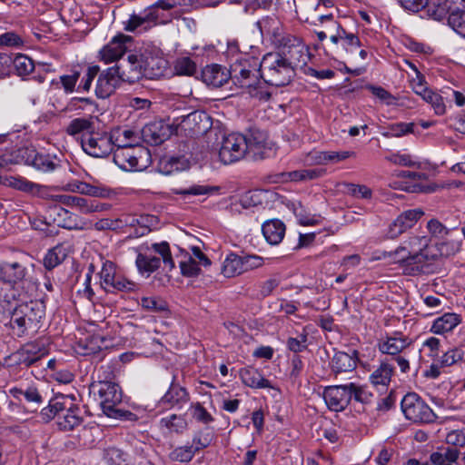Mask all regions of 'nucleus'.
<instances>
[{
  "mask_svg": "<svg viewBox=\"0 0 465 465\" xmlns=\"http://www.w3.org/2000/svg\"><path fill=\"white\" fill-rule=\"evenodd\" d=\"M432 251L433 246L429 245L426 236H411L396 249L395 254L402 253L398 262L404 274L418 275L432 272V263L435 262Z\"/></svg>",
  "mask_w": 465,
  "mask_h": 465,
  "instance_id": "nucleus-1",
  "label": "nucleus"
},
{
  "mask_svg": "<svg viewBox=\"0 0 465 465\" xmlns=\"http://www.w3.org/2000/svg\"><path fill=\"white\" fill-rule=\"evenodd\" d=\"M135 265L141 274L151 275L163 263V269L171 272L175 263L170 245L167 242L152 243L151 246H140L136 249Z\"/></svg>",
  "mask_w": 465,
  "mask_h": 465,
  "instance_id": "nucleus-2",
  "label": "nucleus"
},
{
  "mask_svg": "<svg viewBox=\"0 0 465 465\" xmlns=\"http://www.w3.org/2000/svg\"><path fill=\"white\" fill-rule=\"evenodd\" d=\"M48 402V406L43 408L40 412L37 411V409L31 410V413H34L31 420H35L36 422H48L57 417V426L64 431L73 430L82 424L83 417L78 406L71 404L66 409L64 402L58 401H49Z\"/></svg>",
  "mask_w": 465,
  "mask_h": 465,
  "instance_id": "nucleus-3",
  "label": "nucleus"
},
{
  "mask_svg": "<svg viewBox=\"0 0 465 465\" xmlns=\"http://www.w3.org/2000/svg\"><path fill=\"white\" fill-rule=\"evenodd\" d=\"M90 392L98 396L103 412L109 418L127 419L133 413L120 409L122 390L116 382L94 381L89 387Z\"/></svg>",
  "mask_w": 465,
  "mask_h": 465,
  "instance_id": "nucleus-4",
  "label": "nucleus"
},
{
  "mask_svg": "<svg viewBox=\"0 0 465 465\" xmlns=\"http://www.w3.org/2000/svg\"><path fill=\"white\" fill-rule=\"evenodd\" d=\"M295 75L294 69L275 52L266 54L261 61V78L271 85L284 86Z\"/></svg>",
  "mask_w": 465,
  "mask_h": 465,
  "instance_id": "nucleus-5",
  "label": "nucleus"
},
{
  "mask_svg": "<svg viewBox=\"0 0 465 465\" xmlns=\"http://www.w3.org/2000/svg\"><path fill=\"white\" fill-rule=\"evenodd\" d=\"M113 153L114 163L124 171H142L150 163V152L141 144H117Z\"/></svg>",
  "mask_w": 465,
  "mask_h": 465,
  "instance_id": "nucleus-6",
  "label": "nucleus"
},
{
  "mask_svg": "<svg viewBox=\"0 0 465 465\" xmlns=\"http://www.w3.org/2000/svg\"><path fill=\"white\" fill-rule=\"evenodd\" d=\"M231 78L240 87L249 88L253 86L261 77V61L250 54L241 56L231 65Z\"/></svg>",
  "mask_w": 465,
  "mask_h": 465,
  "instance_id": "nucleus-7",
  "label": "nucleus"
},
{
  "mask_svg": "<svg viewBox=\"0 0 465 465\" xmlns=\"http://www.w3.org/2000/svg\"><path fill=\"white\" fill-rule=\"evenodd\" d=\"M401 410L406 419L417 423H431L437 416L421 398L412 392L401 401Z\"/></svg>",
  "mask_w": 465,
  "mask_h": 465,
  "instance_id": "nucleus-8",
  "label": "nucleus"
},
{
  "mask_svg": "<svg viewBox=\"0 0 465 465\" xmlns=\"http://www.w3.org/2000/svg\"><path fill=\"white\" fill-rule=\"evenodd\" d=\"M277 48L279 51L275 53L280 54L294 70L306 65L310 60L308 48L296 36L290 35L286 37V40L281 45H278Z\"/></svg>",
  "mask_w": 465,
  "mask_h": 465,
  "instance_id": "nucleus-9",
  "label": "nucleus"
},
{
  "mask_svg": "<svg viewBox=\"0 0 465 465\" xmlns=\"http://www.w3.org/2000/svg\"><path fill=\"white\" fill-rule=\"evenodd\" d=\"M247 154L246 139L243 134L232 133L223 137L219 149V159L231 164L243 159Z\"/></svg>",
  "mask_w": 465,
  "mask_h": 465,
  "instance_id": "nucleus-10",
  "label": "nucleus"
},
{
  "mask_svg": "<svg viewBox=\"0 0 465 465\" xmlns=\"http://www.w3.org/2000/svg\"><path fill=\"white\" fill-rule=\"evenodd\" d=\"M115 145L109 134L99 131L86 134L82 138L81 143L83 150L87 154L96 158L108 156L111 153H114Z\"/></svg>",
  "mask_w": 465,
  "mask_h": 465,
  "instance_id": "nucleus-11",
  "label": "nucleus"
},
{
  "mask_svg": "<svg viewBox=\"0 0 465 465\" xmlns=\"http://www.w3.org/2000/svg\"><path fill=\"white\" fill-rule=\"evenodd\" d=\"M212 127L211 117L203 111H194L183 117L177 132L187 137H199Z\"/></svg>",
  "mask_w": 465,
  "mask_h": 465,
  "instance_id": "nucleus-12",
  "label": "nucleus"
},
{
  "mask_svg": "<svg viewBox=\"0 0 465 465\" xmlns=\"http://www.w3.org/2000/svg\"><path fill=\"white\" fill-rule=\"evenodd\" d=\"M175 6L174 0H158L153 5L145 8L140 14H134L124 23V30L134 32L145 24L156 23L160 18L159 9L168 11Z\"/></svg>",
  "mask_w": 465,
  "mask_h": 465,
  "instance_id": "nucleus-13",
  "label": "nucleus"
},
{
  "mask_svg": "<svg viewBox=\"0 0 465 465\" xmlns=\"http://www.w3.org/2000/svg\"><path fill=\"white\" fill-rule=\"evenodd\" d=\"M331 44L328 45V54L333 59L344 58L348 54L354 52L361 46L359 37L343 29L340 34L330 36Z\"/></svg>",
  "mask_w": 465,
  "mask_h": 465,
  "instance_id": "nucleus-14",
  "label": "nucleus"
},
{
  "mask_svg": "<svg viewBox=\"0 0 465 465\" xmlns=\"http://www.w3.org/2000/svg\"><path fill=\"white\" fill-rule=\"evenodd\" d=\"M328 409L331 411H342L351 401L350 383L327 386L322 393Z\"/></svg>",
  "mask_w": 465,
  "mask_h": 465,
  "instance_id": "nucleus-15",
  "label": "nucleus"
},
{
  "mask_svg": "<svg viewBox=\"0 0 465 465\" xmlns=\"http://www.w3.org/2000/svg\"><path fill=\"white\" fill-rule=\"evenodd\" d=\"M101 285L106 291H131L134 283L116 274L115 265L105 261L100 272Z\"/></svg>",
  "mask_w": 465,
  "mask_h": 465,
  "instance_id": "nucleus-16",
  "label": "nucleus"
},
{
  "mask_svg": "<svg viewBox=\"0 0 465 465\" xmlns=\"http://www.w3.org/2000/svg\"><path fill=\"white\" fill-rule=\"evenodd\" d=\"M262 36L274 46L281 45L291 35L283 32L282 24L276 16H265L257 22Z\"/></svg>",
  "mask_w": 465,
  "mask_h": 465,
  "instance_id": "nucleus-17",
  "label": "nucleus"
},
{
  "mask_svg": "<svg viewBox=\"0 0 465 465\" xmlns=\"http://www.w3.org/2000/svg\"><path fill=\"white\" fill-rule=\"evenodd\" d=\"M122 82L134 84L143 77L140 54H129L126 59H122L114 66Z\"/></svg>",
  "mask_w": 465,
  "mask_h": 465,
  "instance_id": "nucleus-18",
  "label": "nucleus"
},
{
  "mask_svg": "<svg viewBox=\"0 0 465 465\" xmlns=\"http://www.w3.org/2000/svg\"><path fill=\"white\" fill-rule=\"evenodd\" d=\"M143 77L155 79L163 74L167 61L159 54V52L145 50L140 54Z\"/></svg>",
  "mask_w": 465,
  "mask_h": 465,
  "instance_id": "nucleus-19",
  "label": "nucleus"
},
{
  "mask_svg": "<svg viewBox=\"0 0 465 465\" xmlns=\"http://www.w3.org/2000/svg\"><path fill=\"white\" fill-rule=\"evenodd\" d=\"M129 41H131V37L123 34L114 36L100 50L101 60L106 64L120 62L127 50L125 44Z\"/></svg>",
  "mask_w": 465,
  "mask_h": 465,
  "instance_id": "nucleus-20",
  "label": "nucleus"
},
{
  "mask_svg": "<svg viewBox=\"0 0 465 465\" xmlns=\"http://www.w3.org/2000/svg\"><path fill=\"white\" fill-rule=\"evenodd\" d=\"M59 202L66 206L76 208L82 213H101L109 209V204L101 203L96 200L73 195H59Z\"/></svg>",
  "mask_w": 465,
  "mask_h": 465,
  "instance_id": "nucleus-21",
  "label": "nucleus"
},
{
  "mask_svg": "<svg viewBox=\"0 0 465 465\" xmlns=\"http://www.w3.org/2000/svg\"><path fill=\"white\" fill-rule=\"evenodd\" d=\"M122 80L117 69L114 66L103 71L97 80L95 94L97 97L105 99L114 93Z\"/></svg>",
  "mask_w": 465,
  "mask_h": 465,
  "instance_id": "nucleus-22",
  "label": "nucleus"
},
{
  "mask_svg": "<svg viewBox=\"0 0 465 465\" xmlns=\"http://www.w3.org/2000/svg\"><path fill=\"white\" fill-rule=\"evenodd\" d=\"M172 134V127L162 121L150 123L142 130L144 140L153 145L161 144L166 141Z\"/></svg>",
  "mask_w": 465,
  "mask_h": 465,
  "instance_id": "nucleus-23",
  "label": "nucleus"
},
{
  "mask_svg": "<svg viewBox=\"0 0 465 465\" xmlns=\"http://www.w3.org/2000/svg\"><path fill=\"white\" fill-rule=\"evenodd\" d=\"M359 351L351 350L350 353L336 351L331 361V371L337 376L342 372H351L357 367Z\"/></svg>",
  "mask_w": 465,
  "mask_h": 465,
  "instance_id": "nucleus-24",
  "label": "nucleus"
},
{
  "mask_svg": "<svg viewBox=\"0 0 465 465\" xmlns=\"http://www.w3.org/2000/svg\"><path fill=\"white\" fill-rule=\"evenodd\" d=\"M201 77L207 85L217 88L228 83L231 78V71L220 64H213L202 70Z\"/></svg>",
  "mask_w": 465,
  "mask_h": 465,
  "instance_id": "nucleus-25",
  "label": "nucleus"
},
{
  "mask_svg": "<svg viewBox=\"0 0 465 465\" xmlns=\"http://www.w3.org/2000/svg\"><path fill=\"white\" fill-rule=\"evenodd\" d=\"M244 136L246 139L247 153H253V157L255 159L264 158L265 155L262 150L266 146V133L256 128H252Z\"/></svg>",
  "mask_w": 465,
  "mask_h": 465,
  "instance_id": "nucleus-26",
  "label": "nucleus"
},
{
  "mask_svg": "<svg viewBox=\"0 0 465 465\" xmlns=\"http://www.w3.org/2000/svg\"><path fill=\"white\" fill-rule=\"evenodd\" d=\"M190 400V395L187 390L177 383L176 374H173L172 381L168 391L162 397L163 403H168L172 406L184 404Z\"/></svg>",
  "mask_w": 465,
  "mask_h": 465,
  "instance_id": "nucleus-27",
  "label": "nucleus"
},
{
  "mask_svg": "<svg viewBox=\"0 0 465 465\" xmlns=\"http://www.w3.org/2000/svg\"><path fill=\"white\" fill-rule=\"evenodd\" d=\"M411 344V341L407 336L400 332L394 333L393 336L387 337L379 342V350L381 352L389 355H398Z\"/></svg>",
  "mask_w": 465,
  "mask_h": 465,
  "instance_id": "nucleus-28",
  "label": "nucleus"
},
{
  "mask_svg": "<svg viewBox=\"0 0 465 465\" xmlns=\"http://www.w3.org/2000/svg\"><path fill=\"white\" fill-rule=\"evenodd\" d=\"M240 378L244 385L252 389H272L271 381L265 379L259 370L248 366L241 369Z\"/></svg>",
  "mask_w": 465,
  "mask_h": 465,
  "instance_id": "nucleus-29",
  "label": "nucleus"
},
{
  "mask_svg": "<svg viewBox=\"0 0 465 465\" xmlns=\"http://www.w3.org/2000/svg\"><path fill=\"white\" fill-rule=\"evenodd\" d=\"M462 321L461 315L454 312H446L434 320L430 331L434 334H445L451 331Z\"/></svg>",
  "mask_w": 465,
  "mask_h": 465,
  "instance_id": "nucleus-30",
  "label": "nucleus"
},
{
  "mask_svg": "<svg viewBox=\"0 0 465 465\" xmlns=\"http://www.w3.org/2000/svg\"><path fill=\"white\" fill-rule=\"evenodd\" d=\"M442 241L437 242L433 246L432 253L435 254V261L439 257H450L455 255L460 251L462 240L460 237H453L448 239H441Z\"/></svg>",
  "mask_w": 465,
  "mask_h": 465,
  "instance_id": "nucleus-31",
  "label": "nucleus"
},
{
  "mask_svg": "<svg viewBox=\"0 0 465 465\" xmlns=\"http://www.w3.org/2000/svg\"><path fill=\"white\" fill-rule=\"evenodd\" d=\"M262 233L266 241L272 245L278 244L283 239L285 225L280 220H272L262 224Z\"/></svg>",
  "mask_w": 465,
  "mask_h": 465,
  "instance_id": "nucleus-32",
  "label": "nucleus"
},
{
  "mask_svg": "<svg viewBox=\"0 0 465 465\" xmlns=\"http://www.w3.org/2000/svg\"><path fill=\"white\" fill-rule=\"evenodd\" d=\"M321 7V0H297V12L306 22L315 25V19H318L317 11Z\"/></svg>",
  "mask_w": 465,
  "mask_h": 465,
  "instance_id": "nucleus-33",
  "label": "nucleus"
},
{
  "mask_svg": "<svg viewBox=\"0 0 465 465\" xmlns=\"http://www.w3.org/2000/svg\"><path fill=\"white\" fill-rule=\"evenodd\" d=\"M64 189L68 192L78 193L93 197L105 196V189L78 180L68 183Z\"/></svg>",
  "mask_w": 465,
  "mask_h": 465,
  "instance_id": "nucleus-34",
  "label": "nucleus"
},
{
  "mask_svg": "<svg viewBox=\"0 0 465 465\" xmlns=\"http://www.w3.org/2000/svg\"><path fill=\"white\" fill-rule=\"evenodd\" d=\"M25 275V268L18 262L4 263L0 267V279L5 282L15 283Z\"/></svg>",
  "mask_w": 465,
  "mask_h": 465,
  "instance_id": "nucleus-35",
  "label": "nucleus"
},
{
  "mask_svg": "<svg viewBox=\"0 0 465 465\" xmlns=\"http://www.w3.org/2000/svg\"><path fill=\"white\" fill-rule=\"evenodd\" d=\"M95 129L96 125L93 118H75L70 122L66 132L70 135L81 134L82 139L86 134H92Z\"/></svg>",
  "mask_w": 465,
  "mask_h": 465,
  "instance_id": "nucleus-36",
  "label": "nucleus"
},
{
  "mask_svg": "<svg viewBox=\"0 0 465 465\" xmlns=\"http://www.w3.org/2000/svg\"><path fill=\"white\" fill-rule=\"evenodd\" d=\"M222 273L227 278L243 273L242 256L233 252L228 254L223 262Z\"/></svg>",
  "mask_w": 465,
  "mask_h": 465,
  "instance_id": "nucleus-37",
  "label": "nucleus"
},
{
  "mask_svg": "<svg viewBox=\"0 0 465 465\" xmlns=\"http://www.w3.org/2000/svg\"><path fill=\"white\" fill-rule=\"evenodd\" d=\"M350 393L351 394V401L362 405L361 411L365 410V406L371 404L374 398L373 393L369 391L367 386L354 382H350Z\"/></svg>",
  "mask_w": 465,
  "mask_h": 465,
  "instance_id": "nucleus-38",
  "label": "nucleus"
},
{
  "mask_svg": "<svg viewBox=\"0 0 465 465\" xmlns=\"http://www.w3.org/2000/svg\"><path fill=\"white\" fill-rule=\"evenodd\" d=\"M67 254V249L63 244H57L50 249L44 257L43 263L45 268L47 270L54 269L64 261Z\"/></svg>",
  "mask_w": 465,
  "mask_h": 465,
  "instance_id": "nucleus-39",
  "label": "nucleus"
},
{
  "mask_svg": "<svg viewBox=\"0 0 465 465\" xmlns=\"http://www.w3.org/2000/svg\"><path fill=\"white\" fill-rule=\"evenodd\" d=\"M393 371L394 368L391 364L381 362L379 368L371 374L370 381L375 386L381 385L383 387H388L391 382Z\"/></svg>",
  "mask_w": 465,
  "mask_h": 465,
  "instance_id": "nucleus-40",
  "label": "nucleus"
},
{
  "mask_svg": "<svg viewBox=\"0 0 465 465\" xmlns=\"http://www.w3.org/2000/svg\"><path fill=\"white\" fill-rule=\"evenodd\" d=\"M160 425L167 429L169 432L182 434L187 429L188 424L184 416L172 414L162 418Z\"/></svg>",
  "mask_w": 465,
  "mask_h": 465,
  "instance_id": "nucleus-41",
  "label": "nucleus"
},
{
  "mask_svg": "<svg viewBox=\"0 0 465 465\" xmlns=\"http://www.w3.org/2000/svg\"><path fill=\"white\" fill-rule=\"evenodd\" d=\"M31 329L39 331L45 327V305L42 300L31 301Z\"/></svg>",
  "mask_w": 465,
  "mask_h": 465,
  "instance_id": "nucleus-42",
  "label": "nucleus"
},
{
  "mask_svg": "<svg viewBox=\"0 0 465 465\" xmlns=\"http://www.w3.org/2000/svg\"><path fill=\"white\" fill-rule=\"evenodd\" d=\"M60 161L49 154L36 153L31 161V165L36 170L48 173L54 171L60 164Z\"/></svg>",
  "mask_w": 465,
  "mask_h": 465,
  "instance_id": "nucleus-43",
  "label": "nucleus"
},
{
  "mask_svg": "<svg viewBox=\"0 0 465 465\" xmlns=\"http://www.w3.org/2000/svg\"><path fill=\"white\" fill-rule=\"evenodd\" d=\"M448 24L457 34L465 37V10L453 7L448 15Z\"/></svg>",
  "mask_w": 465,
  "mask_h": 465,
  "instance_id": "nucleus-44",
  "label": "nucleus"
},
{
  "mask_svg": "<svg viewBox=\"0 0 465 465\" xmlns=\"http://www.w3.org/2000/svg\"><path fill=\"white\" fill-rule=\"evenodd\" d=\"M49 339L40 337L34 343L31 342V365L42 361L48 354Z\"/></svg>",
  "mask_w": 465,
  "mask_h": 465,
  "instance_id": "nucleus-45",
  "label": "nucleus"
},
{
  "mask_svg": "<svg viewBox=\"0 0 465 465\" xmlns=\"http://www.w3.org/2000/svg\"><path fill=\"white\" fill-rule=\"evenodd\" d=\"M24 309H26V306L16 307L10 322L14 333L17 336L24 335L26 331V315L24 313Z\"/></svg>",
  "mask_w": 465,
  "mask_h": 465,
  "instance_id": "nucleus-46",
  "label": "nucleus"
},
{
  "mask_svg": "<svg viewBox=\"0 0 465 465\" xmlns=\"http://www.w3.org/2000/svg\"><path fill=\"white\" fill-rule=\"evenodd\" d=\"M325 174L324 169H302L289 173V177L294 182L311 181Z\"/></svg>",
  "mask_w": 465,
  "mask_h": 465,
  "instance_id": "nucleus-47",
  "label": "nucleus"
},
{
  "mask_svg": "<svg viewBox=\"0 0 465 465\" xmlns=\"http://www.w3.org/2000/svg\"><path fill=\"white\" fill-rule=\"evenodd\" d=\"M139 304L148 312H163L168 311L167 302L160 297H142Z\"/></svg>",
  "mask_w": 465,
  "mask_h": 465,
  "instance_id": "nucleus-48",
  "label": "nucleus"
},
{
  "mask_svg": "<svg viewBox=\"0 0 465 465\" xmlns=\"http://www.w3.org/2000/svg\"><path fill=\"white\" fill-rule=\"evenodd\" d=\"M81 76V71L78 67H74L70 74H63L60 76L59 82H54V80H52L51 83L53 84H61L65 93H73L74 91L75 84Z\"/></svg>",
  "mask_w": 465,
  "mask_h": 465,
  "instance_id": "nucleus-49",
  "label": "nucleus"
},
{
  "mask_svg": "<svg viewBox=\"0 0 465 465\" xmlns=\"http://www.w3.org/2000/svg\"><path fill=\"white\" fill-rule=\"evenodd\" d=\"M194 448L190 445L174 448L168 455V458L174 462H190L194 457Z\"/></svg>",
  "mask_w": 465,
  "mask_h": 465,
  "instance_id": "nucleus-50",
  "label": "nucleus"
},
{
  "mask_svg": "<svg viewBox=\"0 0 465 465\" xmlns=\"http://www.w3.org/2000/svg\"><path fill=\"white\" fill-rule=\"evenodd\" d=\"M217 188L208 185L193 184L188 188L174 189V193L182 196H198L210 194L216 191Z\"/></svg>",
  "mask_w": 465,
  "mask_h": 465,
  "instance_id": "nucleus-51",
  "label": "nucleus"
},
{
  "mask_svg": "<svg viewBox=\"0 0 465 465\" xmlns=\"http://www.w3.org/2000/svg\"><path fill=\"white\" fill-rule=\"evenodd\" d=\"M308 333L302 331L297 337H289L286 341V346L289 351L298 355L299 352L304 351L308 348L307 344Z\"/></svg>",
  "mask_w": 465,
  "mask_h": 465,
  "instance_id": "nucleus-52",
  "label": "nucleus"
},
{
  "mask_svg": "<svg viewBox=\"0 0 465 465\" xmlns=\"http://www.w3.org/2000/svg\"><path fill=\"white\" fill-rule=\"evenodd\" d=\"M190 409L193 418L200 423L207 425L214 420L212 414L200 402L192 403Z\"/></svg>",
  "mask_w": 465,
  "mask_h": 465,
  "instance_id": "nucleus-53",
  "label": "nucleus"
},
{
  "mask_svg": "<svg viewBox=\"0 0 465 465\" xmlns=\"http://www.w3.org/2000/svg\"><path fill=\"white\" fill-rule=\"evenodd\" d=\"M104 459L109 465H128L126 454L114 447H110L105 450Z\"/></svg>",
  "mask_w": 465,
  "mask_h": 465,
  "instance_id": "nucleus-54",
  "label": "nucleus"
},
{
  "mask_svg": "<svg viewBox=\"0 0 465 465\" xmlns=\"http://www.w3.org/2000/svg\"><path fill=\"white\" fill-rule=\"evenodd\" d=\"M464 358V351L460 348H453L446 351L440 358V366H452Z\"/></svg>",
  "mask_w": 465,
  "mask_h": 465,
  "instance_id": "nucleus-55",
  "label": "nucleus"
},
{
  "mask_svg": "<svg viewBox=\"0 0 465 465\" xmlns=\"http://www.w3.org/2000/svg\"><path fill=\"white\" fill-rule=\"evenodd\" d=\"M422 99L431 105L436 114L442 115L445 114L446 107L443 98L439 94L430 90Z\"/></svg>",
  "mask_w": 465,
  "mask_h": 465,
  "instance_id": "nucleus-56",
  "label": "nucleus"
},
{
  "mask_svg": "<svg viewBox=\"0 0 465 465\" xmlns=\"http://www.w3.org/2000/svg\"><path fill=\"white\" fill-rule=\"evenodd\" d=\"M31 64V74L32 78L37 80L39 83H43L45 80V74L52 71V65L48 63H35L32 58Z\"/></svg>",
  "mask_w": 465,
  "mask_h": 465,
  "instance_id": "nucleus-57",
  "label": "nucleus"
},
{
  "mask_svg": "<svg viewBox=\"0 0 465 465\" xmlns=\"http://www.w3.org/2000/svg\"><path fill=\"white\" fill-rule=\"evenodd\" d=\"M427 229L432 237L438 239H444L450 233V229L437 219L430 220L427 223Z\"/></svg>",
  "mask_w": 465,
  "mask_h": 465,
  "instance_id": "nucleus-58",
  "label": "nucleus"
},
{
  "mask_svg": "<svg viewBox=\"0 0 465 465\" xmlns=\"http://www.w3.org/2000/svg\"><path fill=\"white\" fill-rule=\"evenodd\" d=\"M317 20L322 24H326L324 28L330 36L333 35H335V34H340L344 29L337 21L334 20L331 14H320Z\"/></svg>",
  "mask_w": 465,
  "mask_h": 465,
  "instance_id": "nucleus-59",
  "label": "nucleus"
},
{
  "mask_svg": "<svg viewBox=\"0 0 465 465\" xmlns=\"http://www.w3.org/2000/svg\"><path fill=\"white\" fill-rule=\"evenodd\" d=\"M174 69L177 74L193 75L196 72V64L191 58L182 57L176 61Z\"/></svg>",
  "mask_w": 465,
  "mask_h": 465,
  "instance_id": "nucleus-60",
  "label": "nucleus"
},
{
  "mask_svg": "<svg viewBox=\"0 0 465 465\" xmlns=\"http://www.w3.org/2000/svg\"><path fill=\"white\" fill-rule=\"evenodd\" d=\"M153 216L140 215L139 217L131 214H124L120 216V223L122 229L124 227L134 228L139 224H144V222H152Z\"/></svg>",
  "mask_w": 465,
  "mask_h": 465,
  "instance_id": "nucleus-61",
  "label": "nucleus"
},
{
  "mask_svg": "<svg viewBox=\"0 0 465 465\" xmlns=\"http://www.w3.org/2000/svg\"><path fill=\"white\" fill-rule=\"evenodd\" d=\"M199 266L192 256H188L185 261L180 262L182 274L186 277L197 276L201 271Z\"/></svg>",
  "mask_w": 465,
  "mask_h": 465,
  "instance_id": "nucleus-62",
  "label": "nucleus"
},
{
  "mask_svg": "<svg viewBox=\"0 0 465 465\" xmlns=\"http://www.w3.org/2000/svg\"><path fill=\"white\" fill-rule=\"evenodd\" d=\"M28 57L22 54H17L15 58H12V64H14L15 73L23 80H26L29 74L27 70Z\"/></svg>",
  "mask_w": 465,
  "mask_h": 465,
  "instance_id": "nucleus-63",
  "label": "nucleus"
},
{
  "mask_svg": "<svg viewBox=\"0 0 465 465\" xmlns=\"http://www.w3.org/2000/svg\"><path fill=\"white\" fill-rule=\"evenodd\" d=\"M416 71V77L412 78L411 84L413 92L423 98L431 89L427 86V83L425 82L424 76Z\"/></svg>",
  "mask_w": 465,
  "mask_h": 465,
  "instance_id": "nucleus-64",
  "label": "nucleus"
}]
</instances>
